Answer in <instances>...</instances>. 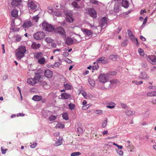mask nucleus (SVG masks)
Listing matches in <instances>:
<instances>
[{"label": "nucleus", "mask_w": 156, "mask_h": 156, "mask_svg": "<svg viewBox=\"0 0 156 156\" xmlns=\"http://www.w3.org/2000/svg\"><path fill=\"white\" fill-rule=\"evenodd\" d=\"M41 77V75L40 73H37L33 78H30L28 79L27 82L30 85H34L39 81Z\"/></svg>", "instance_id": "1"}, {"label": "nucleus", "mask_w": 156, "mask_h": 156, "mask_svg": "<svg viewBox=\"0 0 156 156\" xmlns=\"http://www.w3.org/2000/svg\"><path fill=\"white\" fill-rule=\"evenodd\" d=\"M18 51L16 54V57L17 58L21 59L24 56V54L27 50L26 47L24 46H21L18 49Z\"/></svg>", "instance_id": "2"}, {"label": "nucleus", "mask_w": 156, "mask_h": 156, "mask_svg": "<svg viewBox=\"0 0 156 156\" xmlns=\"http://www.w3.org/2000/svg\"><path fill=\"white\" fill-rule=\"evenodd\" d=\"M54 32L62 36L63 37H66V34L63 28L62 27H58L55 28Z\"/></svg>", "instance_id": "3"}, {"label": "nucleus", "mask_w": 156, "mask_h": 156, "mask_svg": "<svg viewBox=\"0 0 156 156\" xmlns=\"http://www.w3.org/2000/svg\"><path fill=\"white\" fill-rule=\"evenodd\" d=\"M149 13V10H141L140 13L141 16L139 17V20H147V15Z\"/></svg>", "instance_id": "4"}, {"label": "nucleus", "mask_w": 156, "mask_h": 156, "mask_svg": "<svg viewBox=\"0 0 156 156\" xmlns=\"http://www.w3.org/2000/svg\"><path fill=\"white\" fill-rule=\"evenodd\" d=\"M106 21L107 20H100L99 21L100 24L98 26H97L96 24H94L95 26H94V25L93 26L91 24H90V25L91 27L92 28L94 29H97L98 28L97 27H100L101 28V29H102L106 26L107 23Z\"/></svg>", "instance_id": "5"}, {"label": "nucleus", "mask_w": 156, "mask_h": 156, "mask_svg": "<svg viewBox=\"0 0 156 156\" xmlns=\"http://www.w3.org/2000/svg\"><path fill=\"white\" fill-rule=\"evenodd\" d=\"M42 26L43 28L46 31L51 32L54 29V27L48 24L46 21H44L42 23Z\"/></svg>", "instance_id": "6"}, {"label": "nucleus", "mask_w": 156, "mask_h": 156, "mask_svg": "<svg viewBox=\"0 0 156 156\" xmlns=\"http://www.w3.org/2000/svg\"><path fill=\"white\" fill-rule=\"evenodd\" d=\"M98 79L99 81L101 83H106L109 80L108 75L107 74L101 73L99 75Z\"/></svg>", "instance_id": "7"}, {"label": "nucleus", "mask_w": 156, "mask_h": 156, "mask_svg": "<svg viewBox=\"0 0 156 156\" xmlns=\"http://www.w3.org/2000/svg\"><path fill=\"white\" fill-rule=\"evenodd\" d=\"M45 34L44 33L41 31L38 32L34 35V38L37 40H41L44 38Z\"/></svg>", "instance_id": "8"}, {"label": "nucleus", "mask_w": 156, "mask_h": 156, "mask_svg": "<svg viewBox=\"0 0 156 156\" xmlns=\"http://www.w3.org/2000/svg\"><path fill=\"white\" fill-rule=\"evenodd\" d=\"M38 4L36 2L32 1H29L27 3L28 7L31 9H35L37 8Z\"/></svg>", "instance_id": "9"}, {"label": "nucleus", "mask_w": 156, "mask_h": 156, "mask_svg": "<svg viewBox=\"0 0 156 156\" xmlns=\"http://www.w3.org/2000/svg\"><path fill=\"white\" fill-rule=\"evenodd\" d=\"M44 74L45 76L48 78H51L52 76L53 73L49 69H47L44 71Z\"/></svg>", "instance_id": "10"}, {"label": "nucleus", "mask_w": 156, "mask_h": 156, "mask_svg": "<svg viewBox=\"0 0 156 156\" xmlns=\"http://www.w3.org/2000/svg\"><path fill=\"white\" fill-rule=\"evenodd\" d=\"M90 15L92 17L95 18L97 16V12L93 8L89 9L88 11Z\"/></svg>", "instance_id": "11"}, {"label": "nucleus", "mask_w": 156, "mask_h": 156, "mask_svg": "<svg viewBox=\"0 0 156 156\" xmlns=\"http://www.w3.org/2000/svg\"><path fill=\"white\" fill-rule=\"evenodd\" d=\"M81 30L85 34L88 36H92L93 34V32L91 30H89L87 29L82 28Z\"/></svg>", "instance_id": "12"}, {"label": "nucleus", "mask_w": 156, "mask_h": 156, "mask_svg": "<svg viewBox=\"0 0 156 156\" xmlns=\"http://www.w3.org/2000/svg\"><path fill=\"white\" fill-rule=\"evenodd\" d=\"M21 2V0H12L11 5L13 6H16L20 5Z\"/></svg>", "instance_id": "13"}, {"label": "nucleus", "mask_w": 156, "mask_h": 156, "mask_svg": "<svg viewBox=\"0 0 156 156\" xmlns=\"http://www.w3.org/2000/svg\"><path fill=\"white\" fill-rule=\"evenodd\" d=\"M61 98L63 99H67L71 97L70 94L66 93H62L61 95Z\"/></svg>", "instance_id": "14"}, {"label": "nucleus", "mask_w": 156, "mask_h": 156, "mask_svg": "<svg viewBox=\"0 0 156 156\" xmlns=\"http://www.w3.org/2000/svg\"><path fill=\"white\" fill-rule=\"evenodd\" d=\"M32 25V23L30 20L29 21H25V22L23 23L22 27L24 28H26L30 27Z\"/></svg>", "instance_id": "15"}, {"label": "nucleus", "mask_w": 156, "mask_h": 156, "mask_svg": "<svg viewBox=\"0 0 156 156\" xmlns=\"http://www.w3.org/2000/svg\"><path fill=\"white\" fill-rule=\"evenodd\" d=\"M147 60L151 63L156 62V58L153 55L149 56H147Z\"/></svg>", "instance_id": "16"}, {"label": "nucleus", "mask_w": 156, "mask_h": 156, "mask_svg": "<svg viewBox=\"0 0 156 156\" xmlns=\"http://www.w3.org/2000/svg\"><path fill=\"white\" fill-rule=\"evenodd\" d=\"M73 42V40L69 37H67L65 43L68 45H71Z\"/></svg>", "instance_id": "17"}, {"label": "nucleus", "mask_w": 156, "mask_h": 156, "mask_svg": "<svg viewBox=\"0 0 156 156\" xmlns=\"http://www.w3.org/2000/svg\"><path fill=\"white\" fill-rule=\"evenodd\" d=\"M40 46L41 44L39 43L37 44L35 42H33L31 45V47L33 49H37L40 48Z\"/></svg>", "instance_id": "18"}, {"label": "nucleus", "mask_w": 156, "mask_h": 156, "mask_svg": "<svg viewBox=\"0 0 156 156\" xmlns=\"http://www.w3.org/2000/svg\"><path fill=\"white\" fill-rule=\"evenodd\" d=\"M54 8L56 9H63L64 7L60 3H56L54 5Z\"/></svg>", "instance_id": "19"}, {"label": "nucleus", "mask_w": 156, "mask_h": 156, "mask_svg": "<svg viewBox=\"0 0 156 156\" xmlns=\"http://www.w3.org/2000/svg\"><path fill=\"white\" fill-rule=\"evenodd\" d=\"M11 15L14 17H17L18 16V11L16 9H13L11 12Z\"/></svg>", "instance_id": "20"}, {"label": "nucleus", "mask_w": 156, "mask_h": 156, "mask_svg": "<svg viewBox=\"0 0 156 156\" xmlns=\"http://www.w3.org/2000/svg\"><path fill=\"white\" fill-rule=\"evenodd\" d=\"M128 34L130 40L133 42H134V36L132 34V32L130 30H128Z\"/></svg>", "instance_id": "21"}, {"label": "nucleus", "mask_w": 156, "mask_h": 156, "mask_svg": "<svg viewBox=\"0 0 156 156\" xmlns=\"http://www.w3.org/2000/svg\"><path fill=\"white\" fill-rule=\"evenodd\" d=\"M125 113L128 116H131L135 113V112L131 109L126 110L125 111Z\"/></svg>", "instance_id": "22"}, {"label": "nucleus", "mask_w": 156, "mask_h": 156, "mask_svg": "<svg viewBox=\"0 0 156 156\" xmlns=\"http://www.w3.org/2000/svg\"><path fill=\"white\" fill-rule=\"evenodd\" d=\"M42 98V96H41L38 95H34L32 98V99L35 101H41Z\"/></svg>", "instance_id": "23"}, {"label": "nucleus", "mask_w": 156, "mask_h": 156, "mask_svg": "<svg viewBox=\"0 0 156 156\" xmlns=\"http://www.w3.org/2000/svg\"><path fill=\"white\" fill-rule=\"evenodd\" d=\"M46 62V60L45 58L42 57L39 60H37V62L40 64H44Z\"/></svg>", "instance_id": "24"}, {"label": "nucleus", "mask_w": 156, "mask_h": 156, "mask_svg": "<svg viewBox=\"0 0 156 156\" xmlns=\"http://www.w3.org/2000/svg\"><path fill=\"white\" fill-rule=\"evenodd\" d=\"M122 5L123 7L127 8L129 5L128 2L126 0H123L122 1Z\"/></svg>", "instance_id": "25"}, {"label": "nucleus", "mask_w": 156, "mask_h": 156, "mask_svg": "<svg viewBox=\"0 0 156 156\" xmlns=\"http://www.w3.org/2000/svg\"><path fill=\"white\" fill-rule=\"evenodd\" d=\"M119 57L118 56L115 55H111L109 56L110 58L113 61H116Z\"/></svg>", "instance_id": "26"}, {"label": "nucleus", "mask_w": 156, "mask_h": 156, "mask_svg": "<svg viewBox=\"0 0 156 156\" xmlns=\"http://www.w3.org/2000/svg\"><path fill=\"white\" fill-rule=\"evenodd\" d=\"M52 13L54 16H55L58 17L62 15L61 13L58 11H53Z\"/></svg>", "instance_id": "27"}, {"label": "nucleus", "mask_w": 156, "mask_h": 156, "mask_svg": "<svg viewBox=\"0 0 156 156\" xmlns=\"http://www.w3.org/2000/svg\"><path fill=\"white\" fill-rule=\"evenodd\" d=\"M139 77L140 79H144L147 78V75L145 72H143L141 73Z\"/></svg>", "instance_id": "28"}, {"label": "nucleus", "mask_w": 156, "mask_h": 156, "mask_svg": "<svg viewBox=\"0 0 156 156\" xmlns=\"http://www.w3.org/2000/svg\"><path fill=\"white\" fill-rule=\"evenodd\" d=\"M72 5L73 6L74 8L76 9H77L80 8V6L78 5L77 3L75 2H73Z\"/></svg>", "instance_id": "29"}, {"label": "nucleus", "mask_w": 156, "mask_h": 156, "mask_svg": "<svg viewBox=\"0 0 156 156\" xmlns=\"http://www.w3.org/2000/svg\"><path fill=\"white\" fill-rule=\"evenodd\" d=\"M147 95L148 96H156V91L148 92L147 94Z\"/></svg>", "instance_id": "30"}, {"label": "nucleus", "mask_w": 156, "mask_h": 156, "mask_svg": "<svg viewBox=\"0 0 156 156\" xmlns=\"http://www.w3.org/2000/svg\"><path fill=\"white\" fill-rule=\"evenodd\" d=\"M53 41V40L49 37H46L45 39V41L47 43H52Z\"/></svg>", "instance_id": "31"}, {"label": "nucleus", "mask_w": 156, "mask_h": 156, "mask_svg": "<svg viewBox=\"0 0 156 156\" xmlns=\"http://www.w3.org/2000/svg\"><path fill=\"white\" fill-rule=\"evenodd\" d=\"M64 125L63 124L58 123L56 125L55 128L58 129H63L64 127Z\"/></svg>", "instance_id": "32"}, {"label": "nucleus", "mask_w": 156, "mask_h": 156, "mask_svg": "<svg viewBox=\"0 0 156 156\" xmlns=\"http://www.w3.org/2000/svg\"><path fill=\"white\" fill-rule=\"evenodd\" d=\"M43 56V54L41 52H39L37 53L36 56V58L37 59V60H39L40 58H41Z\"/></svg>", "instance_id": "33"}, {"label": "nucleus", "mask_w": 156, "mask_h": 156, "mask_svg": "<svg viewBox=\"0 0 156 156\" xmlns=\"http://www.w3.org/2000/svg\"><path fill=\"white\" fill-rule=\"evenodd\" d=\"M62 116L63 119L66 120H67L68 119V114L67 112L63 113Z\"/></svg>", "instance_id": "34"}, {"label": "nucleus", "mask_w": 156, "mask_h": 156, "mask_svg": "<svg viewBox=\"0 0 156 156\" xmlns=\"http://www.w3.org/2000/svg\"><path fill=\"white\" fill-rule=\"evenodd\" d=\"M138 51L141 56H143L144 55V52L142 48H139L138 50Z\"/></svg>", "instance_id": "35"}, {"label": "nucleus", "mask_w": 156, "mask_h": 156, "mask_svg": "<svg viewBox=\"0 0 156 156\" xmlns=\"http://www.w3.org/2000/svg\"><path fill=\"white\" fill-rule=\"evenodd\" d=\"M107 122V119H106L103 121L102 124V128H104L106 127Z\"/></svg>", "instance_id": "36"}, {"label": "nucleus", "mask_w": 156, "mask_h": 156, "mask_svg": "<svg viewBox=\"0 0 156 156\" xmlns=\"http://www.w3.org/2000/svg\"><path fill=\"white\" fill-rule=\"evenodd\" d=\"M89 2L93 4L96 5H98V2L96 0H89Z\"/></svg>", "instance_id": "37"}, {"label": "nucleus", "mask_w": 156, "mask_h": 156, "mask_svg": "<svg viewBox=\"0 0 156 156\" xmlns=\"http://www.w3.org/2000/svg\"><path fill=\"white\" fill-rule=\"evenodd\" d=\"M64 86L66 90H70L71 88V86L68 83L64 84Z\"/></svg>", "instance_id": "38"}, {"label": "nucleus", "mask_w": 156, "mask_h": 156, "mask_svg": "<svg viewBox=\"0 0 156 156\" xmlns=\"http://www.w3.org/2000/svg\"><path fill=\"white\" fill-rule=\"evenodd\" d=\"M70 109L71 110H72L74 109L75 107V105L72 103H70L68 105Z\"/></svg>", "instance_id": "39"}, {"label": "nucleus", "mask_w": 156, "mask_h": 156, "mask_svg": "<svg viewBox=\"0 0 156 156\" xmlns=\"http://www.w3.org/2000/svg\"><path fill=\"white\" fill-rule=\"evenodd\" d=\"M66 17H67L66 20H74L72 17V16L71 14L68 13H67Z\"/></svg>", "instance_id": "40"}, {"label": "nucleus", "mask_w": 156, "mask_h": 156, "mask_svg": "<svg viewBox=\"0 0 156 156\" xmlns=\"http://www.w3.org/2000/svg\"><path fill=\"white\" fill-rule=\"evenodd\" d=\"M80 154H81V153H80V152H75L72 153L70 155L71 156H76L79 155Z\"/></svg>", "instance_id": "41"}, {"label": "nucleus", "mask_w": 156, "mask_h": 156, "mask_svg": "<svg viewBox=\"0 0 156 156\" xmlns=\"http://www.w3.org/2000/svg\"><path fill=\"white\" fill-rule=\"evenodd\" d=\"M57 117V116H55L54 115H51L49 117V120L51 121H53L56 119Z\"/></svg>", "instance_id": "42"}, {"label": "nucleus", "mask_w": 156, "mask_h": 156, "mask_svg": "<svg viewBox=\"0 0 156 156\" xmlns=\"http://www.w3.org/2000/svg\"><path fill=\"white\" fill-rule=\"evenodd\" d=\"M105 59V58L103 57H101L99 58L97 60V61L98 63H100L102 61H104Z\"/></svg>", "instance_id": "43"}, {"label": "nucleus", "mask_w": 156, "mask_h": 156, "mask_svg": "<svg viewBox=\"0 0 156 156\" xmlns=\"http://www.w3.org/2000/svg\"><path fill=\"white\" fill-rule=\"evenodd\" d=\"M117 72L115 71H112L109 72L107 74L109 75H114L116 74Z\"/></svg>", "instance_id": "44"}, {"label": "nucleus", "mask_w": 156, "mask_h": 156, "mask_svg": "<svg viewBox=\"0 0 156 156\" xmlns=\"http://www.w3.org/2000/svg\"><path fill=\"white\" fill-rule=\"evenodd\" d=\"M89 84L92 86H94L95 85V82L93 80H89Z\"/></svg>", "instance_id": "45"}, {"label": "nucleus", "mask_w": 156, "mask_h": 156, "mask_svg": "<svg viewBox=\"0 0 156 156\" xmlns=\"http://www.w3.org/2000/svg\"><path fill=\"white\" fill-rule=\"evenodd\" d=\"M114 11L116 13L119 11V8L118 5H115L114 9Z\"/></svg>", "instance_id": "46"}, {"label": "nucleus", "mask_w": 156, "mask_h": 156, "mask_svg": "<svg viewBox=\"0 0 156 156\" xmlns=\"http://www.w3.org/2000/svg\"><path fill=\"white\" fill-rule=\"evenodd\" d=\"M41 15L40 13H39L37 15L34 16H33V20H38L40 18Z\"/></svg>", "instance_id": "47"}, {"label": "nucleus", "mask_w": 156, "mask_h": 156, "mask_svg": "<svg viewBox=\"0 0 156 156\" xmlns=\"http://www.w3.org/2000/svg\"><path fill=\"white\" fill-rule=\"evenodd\" d=\"M117 153L120 155H123V151L121 150L118 149L117 150Z\"/></svg>", "instance_id": "48"}, {"label": "nucleus", "mask_w": 156, "mask_h": 156, "mask_svg": "<svg viewBox=\"0 0 156 156\" xmlns=\"http://www.w3.org/2000/svg\"><path fill=\"white\" fill-rule=\"evenodd\" d=\"M40 83V84L42 85L44 87H46L48 85L46 82L44 81H41V80L39 81Z\"/></svg>", "instance_id": "49"}, {"label": "nucleus", "mask_w": 156, "mask_h": 156, "mask_svg": "<svg viewBox=\"0 0 156 156\" xmlns=\"http://www.w3.org/2000/svg\"><path fill=\"white\" fill-rule=\"evenodd\" d=\"M112 105H107L106 107L108 108H110V109H112L115 108V104L114 103H113L112 104Z\"/></svg>", "instance_id": "50"}, {"label": "nucleus", "mask_w": 156, "mask_h": 156, "mask_svg": "<svg viewBox=\"0 0 156 156\" xmlns=\"http://www.w3.org/2000/svg\"><path fill=\"white\" fill-rule=\"evenodd\" d=\"M94 112L97 114H100L102 113V111L99 109H97L94 111Z\"/></svg>", "instance_id": "51"}, {"label": "nucleus", "mask_w": 156, "mask_h": 156, "mask_svg": "<svg viewBox=\"0 0 156 156\" xmlns=\"http://www.w3.org/2000/svg\"><path fill=\"white\" fill-rule=\"evenodd\" d=\"M77 131L80 134H82L83 133V130L80 127H79L77 128Z\"/></svg>", "instance_id": "52"}, {"label": "nucleus", "mask_w": 156, "mask_h": 156, "mask_svg": "<svg viewBox=\"0 0 156 156\" xmlns=\"http://www.w3.org/2000/svg\"><path fill=\"white\" fill-rule=\"evenodd\" d=\"M134 42L133 43L135 44L136 46H138L139 45V43L138 42V39L137 38H134Z\"/></svg>", "instance_id": "53"}, {"label": "nucleus", "mask_w": 156, "mask_h": 156, "mask_svg": "<svg viewBox=\"0 0 156 156\" xmlns=\"http://www.w3.org/2000/svg\"><path fill=\"white\" fill-rule=\"evenodd\" d=\"M7 150V149H4L2 148V147L1 148V151H2V153L3 154H4L6 152V151Z\"/></svg>", "instance_id": "54"}, {"label": "nucleus", "mask_w": 156, "mask_h": 156, "mask_svg": "<svg viewBox=\"0 0 156 156\" xmlns=\"http://www.w3.org/2000/svg\"><path fill=\"white\" fill-rule=\"evenodd\" d=\"M62 144V142L60 140H59L57 141L56 143V146H58L59 145H60Z\"/></svg>", "instance_id": "55"}, {"label": "nucleus", "mask_w": 156, "mask_h": 156, "mask_svg": "<svg viewBox=\"0 0 156 156\" xmlns=\"http://www.w3.org/2000/svg\"><path fill=\"white\" fill-rule=\"evenodd\" d=\"M126 40H125L122 41L121 44V45L122 46L124 47L126 45Z\"/></svg>", "instance_id": "56"}, {"label": "nucleus", "mask_w": 156, "mask_h": 156, "mask_svg": "<svg viewBox=\"0 0 156 156\" xmlns=\"http://www.w3.org/2000/svg\"><path fill=\"white\" fill-rule=\"evenodd\" d=\"M121 105L122 107L124 108H128L127 105L124 103H121Z\"/></svg>", "instance_id": "57"}, {"label": "nucleus", "mask_w": 156, "mask_h": 156, "mask_svg": "<svg viewBox=\"0 0 156 156\" xmlns=\"http://www.w3.org/2000/svg\"><path fill=\"white\" fill-rule=\"evenodd\" d=\"M37 145V143L36 142H34L33 143V144H31L30 147L32 148H35Z\"/></svg>", "instance_id": "58"}, {"label": "nucleus", "mask_w": 156, "mask_h": 156, "mask_svg": "<svg viewBox=\"0 0 156 156\" xmlns=\"http://www.w3.org/2000/svg\"><path fill=\"white\" fill-rule=\"evenodd\" d=\"M89 107V106L88 105H84L82 107V109L85 110L88 108Z\"/></svg>", "instance_id": "59"}, {"label": "nucleus", "mask_w": 156, "mask_h": 156, "mask_svg": "<svg viewBox=\"0 0 156 156\" xmlns=\"http://www.w3.org/2000/svg\"><path fill=\"white\" fill-rule=\"evenodd\" d=\"M61 65L59 62H56L54 63V66L56 67H59Z\"/></svg>", "instance_id": "60"}, {"label": "nucleus", "mask_w": 156, "mask_h": 156, "mask_svg": "<svg viewBox=\"0 0 156 156\" xmlns=\"http://www.w3.org/2000/svg\"><path fill=\"white\" fill-rule=\"evenodd\" d=\"M69 55V54L67 52H65L62 54V55L64 57H67Z\"/></svg>", "instance_id": "61"}, {"label": "nucleus", "mask_w": 156, "mask_h": 156, "mask_svg": "<svg viewBox=\"0 0 156 156\" xmlns=\"http://www.w3.org/2000/svg\"><path fill=\"white\" fill-rule=\"evenodd\" d=\"M48 10H49V12L52 13V12L53 11L52 10V8L51 6L48 7Z\"/></svg>", "instance_id": "62"}, {"label": "nucleus", "mask_w": 156, "mask_h": 156, "mask_svg": "<svg viewBox=\"0 0 156 156\" xmlns=\"http://www.w3.org/2000/svg\"><path fill=\"white\" fill-rule=\"evenodd\" d=\"M140 38L143 41H145L146 40L145 38L142 35L140 36Z\"/></svg>", "instance_id": "63"}, {"label": "nucleus", "mask_w": 156, "mask_h": 156, "mask_svg": "<svg viewBox=\"0 0 156 156\" xmlns=\"http://www.w3.org/2000/svg\"><path fill=\"white\" fill-rule=\"evenodd\" d=\"M117 80L116 79L112 80L110 81V82L112 84L116 83L117 82Z\"/></svg>", "instance_id": "64"}]
</instances>
